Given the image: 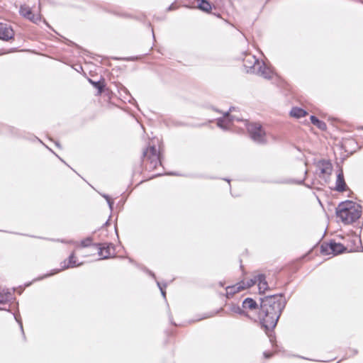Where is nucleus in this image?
<instances>
[{
    "mask_svg": "<svg viewBox=\"0 0 363 363\" xmlns=\"http://www.w3.org/2000/svg\"><path fill=\"white\" fill-rule=\"evenodd\" d=\"M94 246L96 247H97V249L99 250V255L100 256H102V259L109 258L114 250L113 245L111 243H109V244L96 243L94 245Z\"/></svg>",
    "mask_w": 363,
    "mask_h": 363,
    "instance_id": "nucleus-10",
    "label": "nucleus"
},
{
    "mask_svg": "<svg viewBox=\"0 0 363 363\" xmlns=\"http://www.w3.org/2000/svg\"><path fill=\"white\" fill-rule=\"evenodd\" d=\"M303 182V180H301V181L297 182L296 183L301 184Z\"/></svg>",
    "mask_w": 363,
    "mask_h": 363,
    "instance_id": "nucleus-38",
    "label": "nucleus"
},
{
    "mask_svg": "<svg viewBox=\"0 0 363 363\" xmlns=\"http://www.w3.org/2000/svg\"><path fill=\"white\" fill-rule=\"evenodd\" d=\"M317 167L320 170L319 177L327 180L332 173V164L328 160H322L317 163Z\"/></svg>",
    "mask_w": 363,
    "mask_h": 363,
    "instance_id": "nucleus-8",
    "label": "nucleus"
},
{
    "mask_svg": "<svg viewBox=\"0 0 363 363\" xmlns=\"http://www.w3.org/2000/svg\"><path fill=\"white\" fill-rule=\"evenodd\" d=\"M353 353H354V354H356L357 353V351L356 350H354Z\"/></svg>",
    "mask_w": 363,
    "mask_h": 363,
    "instance_id": "nucleus-39",
    "label": "nucleus"
},
{
    "mask_svg": "<svg viewBox=\"0 0 363 363\" xmlns=\"http://www.w3.org/2000/svg\"><path fill=\"white\" fill-rule=\"evenodd\" d=\"M234 107H230L229 110L223 113V116L218 118L217 119V125L224 130H227L228 129L229 125L233 122L234 121H239L240 119L238 117L230 115V113L234 110Z\"/></svg>",
    "mask_w": 363,
    "mask_h": 363,
    "instance_id": "nucleus-6",
    "label": "nucleus"
},
{
    "mask_svg": "<svg viewBox=\"0 0 363 363\" xmlns=\"http://www.w3.org/2000/svg\"><path fill=\"white\" fill-rule=\"evenodd\" d=\"M200 3L199 4V9L201 11L208 12L211 9V6L210 3L207 0H199Z\"/></svg>",
    "mask_w": 363,
    "mask_h": 363,
    "instance_id": "nucleus-23",
    "label": "nucleus"
},
{
    "mask_svg": "<svg viewBox=\"0 0 363 363\" xmlns=\"http://www.w3.org/2000/svg\"><path fill=\"white\" fill-rule=\"evenodd\" d=\"M14 318L16 319V320L18 323L20 327H21V329L22 330V332L23 333V324H22V322L21 320L18 318V317L16 315H14Z\"/></svg>",
    "mask_w": 363,
    "mask_h": 363,
    "instance_id": "nucleus-31",
    "label": "nucleus"
},
{
    "mask_svg": "<svg viewBox=\"0 0 363 363\" xmlns=\"http://www.w3.org/2000/svg\"><path fill=\"white\" fill-rule=\"evenodd\" d=\"M246 128L250 138L256 143L265 144L267 143L266 133L259 123L247 122Z\"/></svg>",
    "mask_w": 363,
    "mask_h": 363,
    "instance_id": "nucleus-3",
    "label": "nucleus"
},
{
    "mask_svg": "<svg viewBox=\"0 0 363 363\" xmlns=\"http://www.w3.org/2000/svg\"><path fill=\"white\" fill-rule=\"evenodd\" d=\"M167 174H168V175H174V176H181V174H179L178 173H176V172H169V173H167Z\"/></svg>",
    "mask_w": 363,
    "mask_h": 363,
    "instance_id": "nucleus-35",
    "label": "nucleus"
},
{
    "mask_svg": "<svg viewBox=\"0 0 363 363\" xmlns=\"http://www.w3.org/2000/svg\"><path fill=\"white\" fill-rule=\"evenodd\" d=\"M56 145L58 147H60V145L58 143H56Z\"/></svg>",
    "mask_w": 363,
    "mask_h": 363,
    "instance_id": "nucleus-40",
    "label": "nucleus"
},
{
    "mask_svg": "<svg viewBox=\"0 0 363 363\" xmlns=\"http://www.w3.org/2000/svg\"><path fill=\"white\" fill-rule=\"evenodd\" d=\"M264 356L265 358L269 359V358H270L272 356V353L264 352Z\"/></svg>",
    "mask_w": 363,
    "mask_h": 363,
    "instance_id": "nucleus-32",
    "label": "nucleus"
},
{
    "mask_svg": "<svg viewBox=\"0 0 363 363\" xmlns=\"http://www.w3.org/2000/svg\"><path fill=\"white\" fill-rule=\"evenodd\" d=\"M230 310L233 313H238L241 315L247 316V313L244 311L243 308H240L238 305H235V304L230 305Z\"/></svg>",
    "mask_w": 363,
    "mask_h": 363,
    "instance_id": "nucleus-22",
    "label": "nucleus"
},
{
    "mask_svg": "<svg viewBox=\"0 0 363 363\" xmlns=\"http://www.w3.org/2000/svg\"><path fill=\"white\" fill-rule=\"evenodd\" d=\"M89 82L92 84V86L97 89V95L101 94L105 88V82L104 79H101L99 81H94L91 79H88Z\"/></svg>",
    "mask_w": 363,
    "mask_h": 363,
    "instance_id": "nucleus-16",
    "label": "nucleus"
},
{
    "mask_svg": "<svg viewBox=\"0 0 363 363\" xmlns=\"http://www.w3.org/2000/svg\"><path fill=\"white\" fill-rule=\"evenodd\" d=\"M174 9H175V8H174V4H172V5H170V6L167 8V11H172V10H174Z\"/></svg>",
    "mask_w": 363,
    "mask_h": 363,
    "instance_id": "nucleus-36",
    "label": "nucleus"
},
{
    "mask_svg": "<svg viewBox=\"0 0 363 363\" xmlns=\"http://www.w3.org/2000/svg\"><path fill=\"white\" fill-rule=\"evenodd\" d=\"M307 114L308 113L305 110L299 107H294L290 111V116L296 118H300Z\"/></svg>",
    "mask_w": 363,
    "mask_h": 363,
    "instance_id": "nucleus-18",
    "label": "nucleus"
},
{
    "mask_svg": "<svg viewBox=\"0 0 363 363\" xmlns=\"http://www.w3.org/2000/svg\"><path fill=\"white\" fill-rule=\"evenodd\" d=\"M245 289V286H242L240 283H238L236 285L227 286L225 289L226 296L227 297L231 296L233 294H235V293L239 292L241 290H243Z\"/></svg>",
    "mask_w": 363,
    "mask_h": 363,
    "instance_id": "nucleus-15",
    "label": "nucleus"
},
{
    "mask_svg": "<svg viewBox=\"0 0 363 363\" xmlns=\"http://www.w3.org/2000/svg\"><path fill=\"white\" fill-rule=\"evenodd\" d=\"M19 13L22 16L28 18L33 12L29 7L21 6L19 9Z\"/></svg>",
    "mask_w": 363,
    "mask_h": 363,
    "instance_id": "nucleus-24",
    "label": "nucleus"
},
{
    "mask_svg": "<svg viewBox=\"0 0 363 363\" xmlns=\"http://www.w3.org/2000/svg\"><path fill=\"white\" fill-rule=\"evenodd\" d=\"M260 61L255 56L248 55L243 60V67L247 73L251 74V70L255 69Z\"/></svg>",
    "mask_w": 363,
    "mask_h": 363,
    "instance_id": "nucleus-11",
    "label": "nucleus"
},
{
    "mask_svg": "<svg viewBox=\"0 0 363 363\" xmlns=\"http://www.w3.org/2000/svg\"><path fill=\"white\" fill-rule=\"evenodd\" d=\"M347 189V184L345 181L342 169H340L337 175L335 190L338 192H343Z\"/></svg>",
    "mask_w": 363,
    "mask_h": 363,
    "instance_id": "nucleus-12",
    "label": "nucleus"
},
{
    "mask_svg": "<svg viewBox=\"0 0 363 363\" xmlns=\"http://www.w3.org/2000/svg\"><path fill=\"white\" fill-rule=\"evenodd\" d=\"M273 182L277 183V184H289V183H294V182H295V181L291 180V179H280V180L274 181Z\"/></svg>",
    "mask_w": 363,
    "mask_h": 363,
    "instance_id": "nucleus-29",
    "label": "nucleus"
},
{
    "mask_svg": "<svg viewBox=\"0 0 363 363\" xmlns=\"http://www.w3.org/2000/svg\"><path fill=\"white\" fill-rule=\"evenodd\" d=\"M242 307L243 309H249L253 311L258 308V304L253 298H246L242 301Z\"/></svg>",
    "mask_w": 363,
    "mask_h": 363,
    "instance_id": "nucleus-14",
    "label": "nucleus"
},
{
    "mask_svg": "<svg viewBox=\"0 0 363 363\" xmlns=\"http://www.w3.org/2000/svg\"><path fill=\"white\" fill-rule=\"evenodd\" d=\"M251 74H255L268 79H271L273 76L272 70L264 62H259L255 69L251 70Z\"/></svg>",
    "mask_w": 363,
    "mask_h": 363,
    "instance_id": "nucleus-7",
    "label": "nucleus"
},
{
    "mask_svg": "<svg viewBox=\"0 0 363 363\" xmlns=\"http://www.w3.org/2000/svg\"><path fill=\"white\" fill-rule=\"evenodd\" d=\"M225 180L227 181L228 183H230V180L229 179H225Z\"/></svg>",
    "mask_w": 363,
    "mask_h": 363,
    "instance_id": "nucleus-41",
    "label": "nucleus"
},
{
    "mask_svg": "<svg viewBox=\"0 0 363 363\" xmlns=\"http://www.w3.org/2000/svg\"><path fill=\"white\" fill-rule=\"evenodd\" d=\"M62 242H65V243H69V244H77L76 242L73 241V240H69V241H64V240H61Z\"/></svg>",
    "mask_w": 363,
    "mask_h": 363,
    "instance_id": "nucleus-33",
    "label": "nucleus"
},
{
    "mask_svg": "<svg viewBox=\"0 0 363 363\" xmlns=\"http://www.w3.org/2000/svg\"><path fill=\"white\" fill-rule=\"evenodd\" d=\"M213 314H211V315H208V317H211V316H213Z\"/></svg>",
    "mask_w": 363,
    "mask_h": 363,
    "instance_id": "nucleus-43",
    "label": "nucleus"
},
{
    "mask_svg": "<svg viewBox=\"0 0 363 363\" xmlns=\"http://www.w3.org/2000/svg\"><path fill=\"white\" fill-rule=\"evenodd\" d=\"M14 37V31L11 26L0 22V39L9 41Z\"/></svg>",
    "mask_w": 363,
    "mask_h": 363,
    "instance_id": "nucleus-9",
    "label": "nucleus"
},
{
    "mask_svg": "<svg viewBox=\"0 0 363 363\" xmlns=\"http://www.w3.org/2000/svg\"><path fill=\"white\" fill-rule=\"evenodd\" d=\"M347 250V248L341 243L330 241L329 243H323L320 247L321 253L323 255H337Z\"/></svg>",
    "mask_w": 363,
    "mask_h": 363,
    "instance_id": "nucleus-5",
    "label": "nucleus"
},
{
    "mask_svg": "<svg viewBox=\"0 0 363 363\" xmlns=\"http://www.w3.org/2000/svg\"><path fill=\"white\" fill-rule=\"evenodd\" d=\"M101 196H103V197H104L106 201H108V200H109V199H111V198H110V196H109L108 195L105 194H101Z\"/></svg>",
    "mask_w": 363,
    "mask_h": 363,
    "instance_id": "nucleus-34",
    "label": "nucleus"
},
{
    "mask_svg": "<svg viewBox=\"0 0 363 363\" xmlns=\"http://www.w3.org/2000/svg\"><path fill=\"white\" fill-rule=\"evenodd\" d=\"M143 156L146 157L149 161L146 168L150 170L155 169L158 165H162L160 154L157 152L155 145H151L146 149L143 153Z\"/></svg>",
    "mask_w": 363,
    "mask_h": 363,
    "instance_id": "nucleus-4",
    "label": "nucleus"
},
{
    "mask_svg": "<svg viewBox=\"0 0 363 363\" xmlns=\"http://www.w3.org/2000/svg\"><path fill=\"white\" fill-rule=\"evenodd\" d=\"M67 263L69 264V266H66V267H71V268L81 266L82 264V262H80L79 264L77 263L74 252H72L70 254V255L69 256ZM64 267H65V266Z\"/></svg>",
    "mask_w": 363,
    "mask_h": 363,
    "instance_id": "nucleus-21",
    "label": "nucleus"
},
{
    "mask_svg": "<svg viewBox=\"0 0 363 363\" xmlns=\"http://www.w3.org/2000/svg\"><path fill=\"white\" fill-rule=\"evenodd\" d=\"M13 298L12 294L8 290L0 291V304L6 303Z\"/></svg>",
    "mask_w": 363,
    "mask_h": 363,
    "instance_id": "nucleus-20",
    "label": "nucleus"
},
{
    "mask_svg": "<svg viewBox=\"0 0 363 363\" xmlns=\"http://www.w3.org/2000/svg\"><path fill=\"white\" fill-rule=\"evenodd\" d=\"M257 281L259 293H264L268 289V284L266 281V277L264 274H258L257 276Z\"/></svg>",
    "mask_w": 363,
    "mask_h": 363,
    "instance_id": "nucleus-13",
    "label": "nucleus"
},
{
    "mask_svg": "<svg viewBox=\"0 0 363 363\" xmlns=\"http://www.w3.org/2000/svg\"><path fill=\"white\" fill-rule=\"evenodd\" d=\"M28 19L33 23L38 24L41 21V16L40 14L35 15L32 13Z\"/></svg>",
    "mask_w": 363,
    "mask_h": 363,
    "instance_id": "nucleus-26",
    "label": "nucleus"
},
{
    "mask_svg": "<svg viewBox=\"0 0 363 363\" xmlns=\"http://www.w3.org/2000/svg\"><path fill=\"white\" fill-rule=\"evenodd\" d=\"M157 285L158 286V287L161 291L162 296L165 298H166V291L164 288L166 287L167 284H165L162 286L159 281H157Z\"/></svg>",
    "mask_w": 363,
    "mask_h": 363,
    "instance_id": "nucleus-28",
    "label": "nucleus"
},
{
    "mask_svg": "<svg viewBox=\"0 0 363 363\" xmlns=\"http://www.w3.org/2000/svg\"><path fill=\"white\" fill-rule=\"evenodd\" d=\"M257 276L254 277V279H251L250 280L247 281V282L245 284V282H241V285L242 286H245V289L247 288H250L252 286L255 285V284H257Z\"/></svg>",
    "mask_w": 363,
    "mask_h": 363,
    "instance_id": "nucleus-27",
    "label": "nucleus"
},
{
    "mask_svg": "<svg viewBox=\"0 0 363 363\" xmlns=\"http://www.w3.org/2000/svg\"><path fill=\"white\" fill-rule=\"evenodd\" d=\"M60 265H61V268L60 269H53L50 273L45 274L43 276L36 279V280H41L43 279H45V278L49 277L50 276H52L54 274H56L59 273L60 272H61L62 270H65L66 269H69V267H64L65 266V267L66 266H69V264L67 263V261H64V262H61Z\"/></svg>",
    "mask_w": 363,
    "mask_h": 363,
    "instance_id": "nucleus-17",
    "label": "nucleus"
},
{
    "mask_svg": "<svg viewBox=\"0 0 363 363\" xmlns=\"http://www.w3.org/2000/svg\"><path fill=\"white\" fill-rule=\"evenodd\" d=\"M362 214V206L352 201L341 202L336 208V215L345 224H351Z\"/></svg>",
    "mask_w": 363,
    "mask_h": 363,
    "instance_id": "nucleus-2",
    "label": "nucleus"
},
{
    "mask_svg": "<svg viewBox=\"0 0 363 363\" xmlns=\"http://www.w3.org/2000/svg\"><path fill=\"white\" fill-rule=\"evenodd\" d=\"M215 111H216L217 112H220L219 110H217V109H214Z\"/></svg>",
    "mask_w": 363,
    "mask_h": 363,
    "instance_id": "nucleus-42",
    "label": "nucleus"
},
{
    "mask_svg": "<svg viewBox=\"0 0 363 363\" xmlns=\"http://www.w3.org/2000/svg\"><path fill=\"white\" fill-rule=\"evenodd\" d=\"M147 272L150 276H152L154 279H155V275L153 272H152L151 271H147Z\"/></svg>",
    "mask_w": 363,
    "mask_h": 363,
    "instance_id": "nucleus-37",
    "label": "nucleus"
},
{
    "mask_svg": "<svg viewBox=\"0 0 363 363\" xmlns=\"http://www.w3.org/2000/svg\"><path fill=\"white\" fill-rule=\"evenodd\" d=\"M310 120L311 123L315 125L320 130H325L327 129L326 123L324 121L319 120L316 116H311Z\"/></svg>",
    "mask_w": 363,
    "mask_h": 363,
    "instance_id": "nucleus-19",
    "label": "nucleus"
},
{
    "mask_svg": "<svg viewBox=\"0 0 363 363\" xmlns=\"http://www.w3.org/2000/svg\"><path fill=\"white\" fill-rule=\"evenodd\" d=\"M286 303V299L282 294L268 295L260 298L259 319L262 326L266 330H272L276 327Z\"/></svg>",
    "mask_w": 363,
    "mask_h": 363,
    "instance_id": "nucleus-1",
    "label": "nucleus"
},
{
    "mask_svg": "<svg viewBox=\"0 0 363 363\" xmlns=\"http://www.w3.org/2000/svg\"><path fill=\"white\" fill-rule=\"evenodd\" d=\"M107 201V203L108 205V207L110 208L111 211L113 210V201L111 199H110L109 200L106 201Z\"/></svg>",
    "mask_w": 363,
    "mask_h": 363,
    "instance_id": "nucleus-30",
    "label": "nucleus"
},
{
    "mask_svg": "<svg viewBox=\"0 0 363 363\" xmlns=\"http://www.w3.org/2000/svg\"><path fill=\"white\" fill-rule=\"evenodd\" d=\"M93 239L91 237H87L85 239L82 240L80 242V246L82 247H87L91 245H94L96 243H92Z\"/></svg>",
    "mask_w": 363,
    "mask_h": 363,
    "instance_id": "nucleus-25",
    "label": "nucleus"
}]
</instances>
